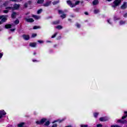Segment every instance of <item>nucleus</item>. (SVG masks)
Returning a JSON list of instances; mask_svg holds the SVG:
<instances>
[{"mask_svg":"<svg viewBox=\"0 0 127 127\" xmlns=\"http://www.w3.org/2000/svg\"><path fill=\"white\" fill-rule=\"evenodd\" d=\"M20 7V4H14L13 7H6L5 9H18Z\"/></svg>","mask_w":127,"mask_h":127,"instance_id":"nucleus-1","label":"nucleus"},{"mask_svg":"<svg viewBox=\"0 0 127 127\" xmlns=\"http://www.w3.org/2000/svg\"><path fill=\"white\" fill-rule=\"evenodd\" d=\"M122 2V0H115L113 2V5H112L113 7H116L118 5H120V3Z\"/></svg>","mask_w":127,"mask_h":127,"instance_id":"nucleus-2","label":"nucleus"},{"mask_svg":"<svg viewBox=\"0 0 127 127\" xmlns=\"http://www.w3.org/2000/svg\"><path fill=\"white\" fill-rule=\"evenodd\" d=\"M47 120L45 118L42 119L40 121H37L36 123L37 125H42L46 122Z\"/></svg>","mask_w":127,"mask_h":127,"instance_id":"nucleus-3","label":"nucleus"},{"mask_svg":"<svg viewBox=\"0 0 127 127\" xmlns=\"http://www.w3.org/2000/svg\"><path fill=\"white\" fill-rule=\"evenodd\" d=\"M59 13H60V14H63L61 16V17H62V18H65L66 17V14H64V12H63L62 10H59Z\"/></svg>","mask_w":127,"mask_h":127,"instance_id":"nucleus-4","label":"nucleus"},{"mask_svg":"<svg viewBox=\"0 0 127 127\" xmlns=\"http://www.w3.org/2000/svg\"><path fill=\"white\" fill-rule=\"evenodd\" d=\"M67 4L70 6V7H74L75 6V4L72 3V1L71 0H67L66 1Z\"/></svg>","mask_w":127,"mask_h":127,"instance_id":"nucleus-5","label":"nucleus"},{"mask_svg":"<svg viewBox=\"0 0 127 127\" xmlns=\"http://www.w3.org/2000/svg\"><path fill=\"white\" fill-rule=\"evenodd\" d=\"M7 19V16H4L2 15V18H1V22L2 23V22H5Z\"/></svg>","mask_w":127,"mask_h":127,"instance_id":"nucleus-6","label":"nucleus"},{"mask_svg":"<svg viewBox=\"0 0 127 127\" xmlns=\"http://www.w3.org/2000/svg\"><path fill=\"white\" fill-rule=\"evenodd\" d=\"M6 113L4 111H0V119L2 118V116H5Z\"/></svg>","mask_w":127,"mask_h":127,"instance_id":"nucleus-7","label":"nucleus"},{"mask_svg":"<svg viewBox=\"0 0 127 127\" xmlns=\"http://www.w3.org/2000/svg\"><path fill=\"white\" fill-rule=\"evenodd\" d=\"M127 7V3L125 2L121 6V8H122V9H126Z\"/></svg>","mask_w":127,"mask_h":127,"instance_id":"nucleus-8","label":"nucleus"},{"mask_svg":"<svg viewBox=\"0 0 127 127\" xmlns=\"http://www.w3.org/2000/svg\"><path fill=\"white\" fill-rule=\"evenodd\" d=\"M50 4H51V1H49L46 2L44 4H43V6H46V7L49 6Z\"/></svg>","mask_w":127,"mask_h":127,"instance_id":"nucleus-9","label":"nucleus"},{"mask_svg":"<svg viewBox=\"0 0 127 127\" xmlns=\"http://www.w3.org/2000/svg\"><path fill=\"white\" fill-rule=\"evenodd\" d=\"M99 121L100 122H106V121H108V119L106 117H101L99 119Z\"/></svg>","mask_w":127,"mask_h":127,"instance_id":"nucleus-10","label":"nucleus"},{"mask_svg":"<svg viewBox=\"0 0 127 127\" xmlns=\"http://www.w3.org/2000/svg\"><path fill=\"white\" fill-rule=\"evenodd\" d=\"M25 20L26 21H27V22H33L34 21V20H33V19L32 18H25Z\"/></svg>","mask_w":127,"mask_h":127,"instance_id":"nucleus-11","label":"nucleus"},{"mask_svg":"<svg viewBox=\"0 0 127 127\" xmlns=\"http://www.w3.org/2000/svg\"><path fill=\"white\" fill-rule=\"evenodd\" d=\"M23 38L25 40H28L29 39V36L28 35H23Z\"/></svg>","mask_w":127,"mask_h":127,"instance_id":"nucleus-12","label":"nucleus"},{"mask_svg":"<svg viewBox=\"0 0 127 127\" xmlns=\"http://www.w3.org/2000/svg\"><path fill=\"white\" fill-rule=\"evenodd\" d=\"M92 3L94 5H97L99 3V0H94L92 2Z\"/></svg>","mask_w":127,"mask_h":127,"instance_id":"nucleus-13","label":"nucleus"},{"mask_svg":"<svg viewBox=\"0 0 127 127\" xmlns=\"http://www.w3.org/2000/svg\"><path fill=\"white\" fill-rule=\"evenodd\" d=\"M29 45L31 46V47H36V43H30Z\"/></svg>","mask_w":127,"mask_h":127,"instance_id":"nucleus-14","label":"nucleus"},{"mask_svg":"<svg viewBox=\"0 0 127 127\" xmlns=\"http://www.w3.org/2000/svg\"><path fill=\"white\" fill-rule=\"evenodd\" d=\"M43 2H44V0H37V3L38 4H42Z\"/></svg>","mask_w":127,"mask_h":127,"instance_id":"nucleus-15","label":"nucleus"},{"mask_svg":"<svg viewBox=\"0 0 127 127\" xmlns=\"http://www.w3.org/2000/svg\"><path fill=\"white\" fill-rule=\"evenodd\" d=\"M24 126V123H21L19 124H18L17 126L18 127H22Z\"/></svg>","mask_w":127,"mask_h":127,"instance_id":"nucleus-16","label":"nucleus"},{"mask_svg":"<svg viewBox=\"0 0 127 127\" xmlns=\"http://www.w3.org/2000/svg\"><path fill=\"white\" fill-rule=\"evenodd\" d=\"M32 16H33V17H34V18H35V19H39V18H40V16H39L33 15Z\"/></svg>","mask_w":127,"mask_h":127,"instance_id":"nucleus-17","label":"nucleus"},{"mask_svg":"<svg viewBox=\"0 0 127 127\" xmlns=\"http://www.w3.org/2000/svg\"><path fill=\"white\" fill-rule=\"evenodd\" d=\"M15 16H16V13L13 12L11 15L12 18H14V17H15Z\"/></svg>","mask_w":127,"mask_h":127,"instance_id":"nucleus-18","label":"nucleus"},{"mask_svg":"<svg viewBox=\"0 0 127 127\" xmlns=\"http://www.w3.org/2000/svg\"><path fill=\"white\" fill-rule=\"evenodd\" d=\"M56 28H57V29H62L63 27H62L61 25H58V26L56 27Z\"/></svg>","mask_w":127,"mask_h":127,"instance_id":"nucleus-19","label":"nucleus"},{"mask_svg":"<svg viewBox=\"0 0 127 127\" xmlns=\"http://www.w3.org/2000/svg\"><path fill=\"white\" fill-rule=\"evenodd\" d=\"M5 28H10V27H11V25L10 24L5 25Z\"/></svg>","mask_w":127,"mask_h":127,"instance_id":"nucleus-20","label":"nucleus"},{"mask_svg":"<svg viewBox=\"0 0 127 127\" xmlns=\"http://www.w3.org/2000/svg\"><path fill=\"white\" fill-rule=\"evenodd\" d=\"M6 10H3V12L4 13H7L8 12V10H9V9H6Z\"/></svg>","mask_w":127,"mask_h":127,"instance_id":"nucleus-21","label":"nucleus"},{"mask_svg":"<svg viewBox=\"0 0 127 127\" xmlns=\"http://www.w3.org/2000/svg\"><path fill=\"white\" fill-rule=\"evenodd\" d=\"M79 3H80V1L77 0L75 2V4H74L75 5V6H76V5H78V4H79Z\"/></svg>","mask_w":127,"mask_h":127,"instance_id":"nucleus-22","label":"nucleus"},{"mask_svg":"<svg viewBox=\"0 0 127 127\" xmlns=\"http://www.w3.org/2000/svg\"><path fill=\"white\" fill-rule=\"evenodd\" d=\"M49 125H50V122L49 121H47L46 122L45 124V126H48Z\"/></svg>","mask_w":127,"mask_h":127,"instance_id":"nucleus-23","label":"nucleus"},{"mask_svg":"<svg viewBox=\"0 0 127 127\" xmlns=\"http://www.w3.org/2000/svg\"><path fill=\"white\" fill-rule=\"evenodd\" d=\"M8 4V2L7 1H6L3 3V5H4V6H6V5H7Z\"/></svg>","mask_w":127,"mask_h":127,"instance_id":"nucleus-24","label":"nucleus"},{"mask_svg":"<svg viewBox=\"0 0 127 127\" xmlns=\"http://www.w3.org/2000/svg\"><path fill=\"white\" fill-rule=\"evenodd\" d=\"M14 23L15 24H18V23H19V20H18V19L14 21Z\"/></svg>","mask_w":127,"mask_h":127,"instance_id":"nucleus-25","label":"nucleus"},{"mask_svg":"<svg viewBox=\"0 0 127 127\" xmlns=\"http://www.w3.org/2000/svg\"><path fill=\"white\" fill-rule=\"evenodd\" d=\"M41 12H42V9H40L37 11L38 14H40Z\"/></svg>","mask_w":127,"mask_h":127,"instance_id":"nucleus-26","label":"nucleus"},{"mask_svg":"<svg viewBox=\"0 0 127 127\" xmlns=\"http://www.w3.org/2000/svg\"><path fill=\"white\" fill-rule=\"evenodd\" d=\"M120 23L121 25H123V24H125V23H126V21H121Z\"/></svg>","mask_w":127,"mask_h":127,"instance_id":"nucleus-27","label":"nucleus"},{"mask_svg":"<svg viewBox=\"0 0 127 127\" xmlns=\"http://www.w3.org/2000/svg\"><path fill=\"white\" fill-rule=\"evenodd\" d=\"M40 26H35L33 27V29H38V28H40Z\"/></svg>","mask_w":127,"mask_h":127,"instance_id":"nucleus-28","label":"nucleus"},{"mask_svg":"<svg viewBox=\"0 0 127 127\" xmlns=\"http://www.w3.org/2000/svg\"><path fill=\"white\" fill-rule=\"evenodd\" d=\"M59 2V1H55L53 2V4H57Z\"/></svg>","mask_w":127,"mask_h":127,"instance_id":"nucleus-29","label":"nucleus"},{"mask_svg":"<svg viewBox=\"0 0 127 127\" xmlns=\"http://www.w3.org/2000/svg\"><path fill=\"white\" fill-rule=\"evenodd\" d=\"M56 35H57V33H55L54 35H53L52 36V38H54L55 37H56Z\"/></svg>","mask_w":127,"mask_h":127,"instance_id":"nucleus-30","label":"nucleus"},{"mask_svg":"<svg viewBox=\"0 0 127 127\" xmlns=\"http://www.w3.org/2000/svg\"><path fill=\"white\" fill-rule=\"evenodd\" d=\"M37 36V34H32V37H35Z\"/></svg>","mask_w":127,"mask_h":127,"instance_id":"nucleus-31","label":"nucleus"},{"mask_svg":"<svg viewBox=\"0 0 127 127\" xmlns=\"http://www.w3.org/2000/svg\"><path fill=\"white\" fill-rule=\"evenodd\" d=\"M59 23V21H56L54 22V24H58Z\"/></svg>","mask_w":127,"mask_h":127,"instance_id":"nucleus-32","label":"nucleus"},{"mask_svg":"<svg viewBox=\"0 0 127 127\" xmlns=\"http://www.w3.org/2000/svg\"><path fill=\"white\" fill-rule=\"evenodd\" d=\"M99 10L98 9H96V10H94V13H98L99 12Z\"/></svg>","mask_w":127,"mask_h":127,"instance_id":"nucleus-33","label":"nucleus"},{"mask_svg":"<svg viewBox=\"0 0 127 127\" xmlns=\"http://www.w3.org/2000/svg\"><path fill=\"white\" fill-rule=\"evenodd\" d=\"M22 0H15V2H19L20 1H22Z\"/></svg>","mask_w":127,"mask_h":127,"instance_id":"nucleus-34","label":"nucleus"},{"mask_svg":"<svg viewBox=\"0 0 127 127\" xmlns=\"http://www.w3.org/2000/svg\"><path fill=\"white\" fill-rule=\"evenodd\" d=\"M38 42H39V43H43V42H44V41H41V40H38Z\"/></svg>","mask_w":127,"mask_h":127,"instance_id":"nucleus-35","label":"nucleus"},{"mask_svg":"<svg viewBox=\"0 0 127 127\" xmlns=\"http://www.w3.org/2000/svg\"><path fill=\"white\" fill-rule=\"evenodd\" d=\"M98 115H99V113H94L95 118H97Z\"/></svg>","mask_w":127,"mask_h":127,"instance_id":"nucleus-36","label":"nucleus"},{"mask_svg":"<svg viewBox=\"0 0 127 127\" xmlns=\"http://www.w3.org/2000/svg\"><path fill=\"white\" fill-rule=\"evenodd\" d=\"M127 114L125 116H123L122 117L123 120H124V119H126L127 118Z\"/></svg>","mask_w":127,"mask_h":127,"instance_id":"nucleus-37","label":"nucleus"},{"mask_svg":"<svg viewBox=\"0 0 127 127\" xmlns=\"http://www.w3.org/2000/svg\"><path fill=\"white\" fill-rule=\"evenodd\" d=\"M81 127H88V125H81Z\"/></svg>","mask_w":127,"mask_h":127,"instance_id":"nucleus-38","label":"nucleus"},{"mask_svg":"<svg viewBox=\"0 0 127 127\" xmlns=\"http://www.w3.org/2000/svg\"><path fill=\"white\" fill-rule=\"evenodd\" d=\"M76 26H77V27H78V28H80V24H76Z\"/></svg>","mask_w":127,"mask_h":127,"instance_id":"nucleus-39","label":"nucleus"},{"mask_svg":"<svg viewBox=\"0 0 127 127\" xmlns=\"http://www.w3.org/2000/svg\"><path fill=\"white\" fill-rule=\"evenodd\" d=\"M124 17H127V13H125V14L124 15Z\"/></svg>","mask_w":127,"mask_h":127,"instance_id":"nucleus-40","label":"nucleus"},{"mask_svg":"<svg viewBox=\"0 0 127 127\" xmlns=\"http://www.w3.org/2000/svg\"><path fill=\"white\" fill-rule=\"evenodd\" d=\"M27 5H28L27 3H26L24 4V6L25 7H27Z\"/></svg>","mask_w":127,"mask_h":127,"instance_id":"nucleus-41","label":"nucleus"},{"mask_svg":"<svg viewBox=\"0 0 127 127\" xmlns=\"http://www.w3.org/2000/svg\"><path fill=\"white\" fill-rule=\"evenodd\" d=\"M10 30H11V31H14L15 30V28L11 29Z\"/></svg>","mask_w":127,"mask_h":127,"instance_id":"nucleus-42","label":"nucleus"},{"mask_svg":"<svg viewBox=\"0 0 127 127\" xmlns=\"http://www.w3.org/2000/svg\"><path fill=\"white\" fill-rule=\"evenodd\" d=\"M2 57V54L0 53V59Z\"/></svg>","mask_w":127,"mask_h":127,"instance_id":"nucleus-43","label":"nucleus"},{"mask_svg":"<svg viewBox=\"0 0 127 127\" xmlns=\"http://www.w3.org/2000/svg\"><path fill=\"white\" fill-rule=\"evenodd\" d=\"M97 127H102L101 125H98Z\"/></svg>","mask_w":127,"mask_h":127,"instance_id":"nucleus-44","label":"nucleus"},{"mask_svg":"<svg viewBox=\"0 0 127 127\" xmlns=\"http://www.w3.org/2000/svg\"><path fill=\"white\" fill-rule=\"evenodd\" d=\"M84 13L86 14V15H88V12H85Z\"/></svg>","mask_w":127,"mask_h":127,"instance_id":"nucleus-45","label":"nucleus"},{"mask_svg":"<svg viewBox=\"0 0 127 127\" xmlns=\"http://www.w3.org/2000/svg\"><path fill=\"white\" fill-rule=\"evenodd\" d=\"M1 18H2V16H0V19H1Z\"/></svg>","mask_w":127,"mask_h":127,"instance_id":"nucleus-46","label":"nucleus"},{"mask_svg":"<svg viewBox=\"0 0 127 127\" xmlns=\"http://www.w3.org/2000/svg\"><path fill=\"white\" fill-rule=\"evenodd\" d=\"M107 0V1H112V0Z\"/></svg>","mask_w":127,"mask_h":127,"instance_id":"nucleus-47","label":"nucleus"},{"mask_svg":"<svg viewBox=\"0 0 127 127\" xmlns=\"http://www.w3.org/2000/svg\"><path fill=\"white\" fill-rule=\"evenodd\" d=\"M1 23H2V22H1V21H0V24H1Z\"/></svg>","mask_w":127,"mask_h":127,"instance_id":"nucleus-48","label":"nucleus"},{"mask_svg":"<svg viewBox=\"0 0 127 127\" xmlns=\"http://www.w3.org/2000/svg\"><path fill=\"white\" fill-rule=\"evenodd\" d=\"M47 42L51 43V41H47Z\"/></svg>","mask_w":127,"mask_h":127,"instance_id":"nucleus-49","label":"nucleus"},{"mask_svg":"<svg viewBox=\"0 0 127 127\" xmlns=\"http://www.w3.org/2000/svg\"><path fill=\"white\" fill-rule=\"evenodd\" d=\"M11 1H15V0H10Z\"/></svg>","mask_w":127,"mask_h":127,"instance_id":"nucleus-50","label":"nucleus"},{"mask_svg":"<svg viewBox=\"0 0 127 127\" xmlns=\"http://www.w3.org/2000/svg\"><path fill=\"white\" fill-rule=\"evenodd\" d=\"M108 22H109V23H111V22H110V20H108Z\"/></svg>","mask_w":127,"mask_h":127,"instance_id":"nucleus-51","label":"nucleus"},{"mask_svg":"<svg viewBox=\"0 0 127 127\" xmlns=\"http://www.w3.org/2000/svg\"><path fill=\"white\" fill-rule=\"evenodd\" d=\"M63 121V120L60 121V123H61V122Z\"/></svg>","mask_w":127,"mask_h":127,"instance_id":"nucleus-52","label":"nucleus"},{"mask_svg":"<svg viewBox=\"0 0 127 127\" xmlns=\"http://www.w3.org/2000/svg\"><path fill=\"white\" fill-rule=\"evenodd\" d=\"M57 121H54L53 123L54 124V123H56Z\"/></svg>","mask_w":127,"mask_h":127,"instance_id":"nucleus-53","label":"nucleus"},{"mask_svg":"<svg viewBox=\"0 0 127 127\" xmlns=\"http://www.w3.org/2000/svg\"><path fill=\"white\" fill-rule=\"evenodd\" d=\"M125 114H127V112H125Z\"/></svg>","mask_w":127,"mask_h":127,"instance_id":"nucleus-54","label":"nucleus"},{"mask_svg":"<svg viewBox=\"0 0 127 127\" xmlns=\"http://www.w3.org/2000/svg\"><path fill=\"white\" fill-rule=\"evenodd\" d=\"M33 62H35V61H36L35 60H33Z\"/></svg>","mask_w":127,"mask_h":127,"instance_id":"nucleus-55","label":"nucleus"},{"mask_svg":"<svg viewBox=\"0 0 127 127\" xmlns=\"http://www.w3.org/2000/svg\"><path fill=\"white\" fill-rule=\"evenodd\" d=\"M121 123H122V124H125V123H124V122H121Z\"/></svg>","mask_w":127,"mask_h":127,"instance_id":"nucleus-56","label":"nucleus"},{"mask_svg":"<svg viewBox=\"0 0 127 127\" xmlns=\"http://www.w3.org/2000/svg\"><path fill=\"white\" fill-rule=\"evenodd\" d=\"M119 122H122L121 120H119Z\"/></svg>","mask_w":127,"mask_h":127,"instance_id":"nucleus-57","label":"nucleus"},{"mask_svg":"<svg viewBox=\"0 0 127 127\" xmlns=\"http://www.w3.org/2000/svg\"><path fill=\"white\" fill-rule=\"evenodd\" d=\"M34 54L35 55V53H34Z\"/></svg>","mask_w":127,"mask_h":127,"instance_id":"nucleus-58","label":"nucleus"}]
</instances>
